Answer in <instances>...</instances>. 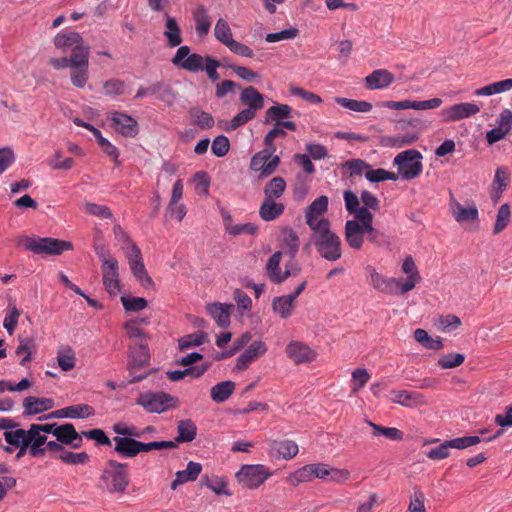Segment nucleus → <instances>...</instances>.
<instances>
[{"label":"nucleus","instance_id":"f257e3e1","mask_svg":"<svg viewBox=\"0 0 512 512\" xmlns=\"http://www.w3.org/2000/svg\"><path fill=\"white\" fill-rule=\"evenodd\" d=\"M4 438L9 445L19 449L17 459L22 458L27 451L31 457L43 456L41 444H45L46 439L38 434L36 424H31L27 430L17 428L14 431H6Z\"/></svg>","mask_w":512,"mask_h":512},{"label":"nucleus","instance_id":"f03ea898","mask_svg":"<svg viewBox=\"0 0 512 512\" xmlns=\"http://www.w3.org/2000/svg\"><path fill=\"white\" fill-rule=\"evenodd\" d=\"M137 324L138 322H125L124 326L126 334L132 341L130 361L127 366L130 374H133L134 370L148 365L150 361L147 336Z\"/></svg>","mask_w":512,"mask_h":512},{"label":"nucleus","instance_id":"7ed1b4c3","mask_svg":"<svg viewBox=\"0 0 512 512\" xmlns=\"http://www.w3.org/2000/svg\"><path fill=\"white\" fill-rule=\"evenodd\" d=\"M17 245L37 255L57 256L65 251L72 250L73 245L69 241L51 238L22 235L17 239Z\"/></svg>","mask_w":512,"mask_h":512},{"label":"nucleus","instance_id":"20e7f679","mask_svg":"<svg viewBox=\"0 0 512 512\" xmlns=\"http://www.w3.org/2000/svg\"><path fill=\"white\" fill-rule=\"evenodd\" d=\"M311 243L319 255L327 261H337L342 256V242L330 228V224L311 230Z\"/></svg>","mask_w":512,"mask_h":512},{"label":"nucleus","instance_id":"39448f33","mask_svg":"<svg viewBox=\"0 0 512 512\" xmlns=\"http://www.w3.org/2000/svg\"><path fill=\"white\" fill-rule=\"evenodd\" d=\"M145 412L162 414L179 406V399L165 391L147 390L140 392L135 400Z\"/></svg>","mask_w":512,"mask_h":512},{"label":"nucleus","instance_id":"423d86ee","mask_svg":"<svg viewBox=\"0 0 512 512\" xmlns=\"http://www.w3.org/2000/svg\"><path fill=\"white\" fill-rule=\"evenodd\" d=\"M128 485L127 464L115 460L108 461L100 478L101 488L109 493H124Z\"/></svg>","mask_w":512,"mask_h":512},{"label":"nucleus","instance_id":"0eeeda50","mask_svg":"<svg viewBox=\"0 0 512 512\" xmlns=\"http://www.w3.org/2000/svg\"><path fill=\"white\" fill-rule=\"evenodd\" d=\"M38 434L47 440V435H53L63 446L78 449L83 445L81 433H78L72 423L36 424Z\"/></svg>","mask_w":512,"mask_h":512},{"label":"nucleus","instance_id":"6e6552de","mask_svg":"<svg viewBox=\"0 0 512 512\" xmlns=\"http://www.w3.org/2000/svg\"><path fill=\"white\" fill-rule=\"evenodd\" d=\"M423 156L416 149H409L400 152L393 160V165L397 167L398 179L412 180L417 178L423 171Z\"/></svg>","mask_w":512,"mask_h":512},{"label":"nucleus","instance_id":"1a4fd4ad","mask_svg":"<svg viewBox=\"0 0 512 512\" xmlns=\"http://www.w3.org/2000/svg\"><path fill=\"white\" fill-rule=\"evenodd\" d=\"M272 475V471L263 464H244L235 477L242 487L254 490L263 485Z\"/></svg>","mask_w":512,"mask_h":512},{"label":"nucleus","instance_id":"9d476101","mask_svg":"<svg viewBox=\"0 0 512 512\" xmlns=\"http://www.w3.org/2000/svg\"><path fill=\"white\" fill-rule=\"evenodd\" d=\"M276 147L265 146L255 153L250 161V169L259 173V178L264 179L272 175L280 164V157L275 155Z\"/></svg>","mask_w":512,"mask_h":512},{"label":"nucleus","instance_id":"9b49d317","mask_svg":"<svg viewBox=\"0 0 512 512\" xmlns=\"http://www.w3.org/2000/svg\"><path fill=\"white\" fill-rule=\"evenodd\" d=\"M131 269L133 276L144 287L153 286V281L145 268L141 251L136 244H129V247L121 246Z\"/></svg>","mask_w":512,"mask_h":512},{"label":"nucleus","instance_id":"f8f14e48","mask_svg":"<svg viewBox=\"0 0 512 512\" xmlns=\"http://www.w3.org/2000/svg\"><path fill=\"white\" fill-rule=\"evenodd\" d=\"M97 254L102 259L101 270L105 290L111 296H115L121 291L118 261L113 257L106 258L103 253L98 251Z\"/></svg>","mask_w":512,"mask_h":512},{"label":"nucleus","instance_id":"ddd939ff","mask_svg":"<svg viewBox=\"0 0 512 512\" xmlns=\"http://www.w3.org/2000/svg\"><path fill=\"white\" fill-rule=\"evenodd\" d=\"M172 63L189 72H199L204 70L206 56L203 57L196 53L191 54L190 47L180 46L172 58Z\"/></svg>","mask_w":512,"mask_h":512},{"label":"nucleus","instance_id":"4468645a","mask_svg":"<svg viewBox=\"0 0 512 512\" xmlns=\"http://www.w3.org/2000/svg\"><path fill=\"white\" fill-rule=\"evenodd\" d=\"M328 209V197L320 196L316 198L306 209L305 219L306 224L311 230L317 229L322 226L329 225L330 222L322 216Z\"/></svg>","mask_w":512,"mask_h":512},{"label":"nucleus","instance_id":"2eb2a0df","mask_svg":"<svg viewBox=\"0 0 512 512\" xmlns=\"http://www.w3.org/2000/svg\"><path fill=\"white\" fill-rule=\"evenodd\" d=\"M369 283L378 291L392 295H403L399 281L396 278H387L376 271L372 266H367Z\"/></svg>","mask_w":512,"mask_h":512},{"label":"nucleus","instance_id":"dca6fc26","mask_svg":"<svg viewBox=\"0 0 512 512\" xmlns=\"http://www.w3.org/2000/svg\"><path fill=\"white\" fill-rule=\"evenodd\" d=\"M285 353L296 365L312 362L317 356V353L307 344L297 340H292L287 344Z\"/></svg>","mask_w":512,"mask_h":512},{"label":"nucleus","instance_id":"f3484780","mask_svg":"<svg viewBox=\"0 0 512 512\" xmlns=\"http://www.w3.org/2000/svg\"><path fill=\"white\" fill-rule=\"evenodd\" d=\"M480 107L475 103H459L441 110L444 122H456L479 113Z\"/></svg>","mask_w":512,"mask_h":512},{"label":"nucleus","instance_id":"a211bd4d","mask_svg":"<svg viewBox=\"0 0 512 512\" xmlns=\"http://www.w3.org/2000/svg\"><path fill=\"white\" fill-rule=\"evenodd\" d=\"M112 126L122 136L134 138L139 132L137 121L130 115L114 111L111 112Z\"/></svg>","mask_w":512,"mask_h":512},{"label":"nucleus","instance_id":"6ab92c4d","mask_svg":"<svg viewBox=\"0 0 512 512\" xmlns=\"http://www.w3.org/2000/svg\"><path fill=\"white\" fill-rule=\"evenodd\" d=\"M266 352L267 346L263 341H254L238 356L235 369L238 371L247 369L255 359L264 355Z\"/></svg>","mask_w":512,"mask_h":512},{"label":"nucleus","instance_id":"aec40b11","mask_svg":"<svg viewBox=\"0 0 512 512\" xmlns=\"http://www.w3.org/2000/svg\"><path fill=\"white\" fill-rule=\"evenodd\" d=\"M402 271L407 275L406 279L396 278L399 281L400 289L402 293H407L414 289L417 283L420 282L421 276L417 270L414 259L411 256H407L402 264Z\"/></svg>","mask_w":512,"mask_h":512},{"label":"nucleus","instance_id":"412c9836","mask_svg":"<svg viewBox=\"0 0 512 512\" xmlns=\"http://www.w3.org/2000/svg\"><path fill=\"white\" fill-rule=\"evenodd\" d=\"M307 282L302 281L294 290V292L278 297L273 301V309L280 314L282 318L290 316L295 299L304 291Z\"/></svg>","mask_w":512,"mask_h":512},{"label":"nucleus","instance_id":"4be33fe9","mask_svg":"<svg viewBox=\"0 0 512 512\" xmlns=\"http://www.w3.org/2000/svg\"><path fill=\"white\" fill-rule=\"evenodd\" d=\"M388 399L405 407H415L425 404V397L418 392L407 390H391Z\"/></svg>","mask_w":512,"mask_h":512},{"label":"nucleus","instance_id":"5701e85b","mask_svg":"<svg viewBox=\"0 0 512 512\" xmlns=\"http://www.w3.org/2000/svg\"><path fill=\"white\" fill-rule=\"evenodd\" d=\"M270 453L279 459L291 460L298 452L297 443L290 439L274 440L269 445Z\"/></svg>","mask_w":512,"mask_h":512},{"label":"nucleus","instance_id":"b1692460","mask_svg":"<svg viewBox=\"0 0 512 512\" xmlns=\"http://www.w3.org/2000/svg\"><path fill=\"white\" fill-rule=\"evenodd\" d=\"M23 415L34 416L46 412L54 407V400L51 398L28 396L23 400Z\"/></svg>","mask_w":512,"mask_h":512},{"label":"nucleus","instance_id":"393cba45","mask_svg":"<svg viewBox=\"0 0 512 512\" xmlns=\"http://www.w3.org/2000/svg\"><path fill=\"white\" fill-rule=\"evenodd\" d=\"M112 441L114 451L122 458H134L140 453V441L134 438L115 436Z\"/></svg>","mask_w":512,"mask_h":512},{"label":"nucleus","instance_id":"a878e982","mask_svg":"<svg viewBox=\"0 0 512 512\" xmlns=\"http://www.w3.org/2000/svg\"><path fill=\"white\" fill-rule=\"evenodd\" d=\"M365 229L360 226L358 221L348 220L345 224V240L347 244L355 249L360 250L364 242Z\"/></svg>","mask_w":512,"mask_h":512},{"label":"nucleus","instance_id":"bb28decb","mask_svg":"<svg viewBox=\"0 0 512 512\" xmlns=\"http://www.w3.org/2000/svg\"><path fill=\"white\" fill-rule=\"evenodd\" d=\"M240 101L246 106L245 109L253 111L254 115L264 107V96L253 86L242 90Z\"/></svg>","mask_w":512,"mask_h":512},{"label":"nucleus","instance_id":"cd10ccee","mask_svg":"<svg viewBox=\"0 0 512 512\" xmlns=\"http://www.w3.org/2000/svg\"><path fill=\"white\" fill-rule=\"evenodd\" d=\"M394 81V75L386 69L374 70L365 78L366 86L371 90L384 89Z\"/></svg>","mask_w":512,"mask_h":512},{"label":"nucleus","instance_id":"c85d7f7f","mask_svg":"<svg viewBox=\"0 0 512 512\" xmlns=\"http://www.w3.org/2000/svg\"><path fill=\"white\" fill-rule=\"evenodd\" d=\"M285 210V206L276 200L264 198L259 208V216L262 220L269 222L280 217Z\"/></svg>","mask_w":512,"mask_h":512},{"label":"nucleus","instance_id":"c756f323","mask_svg":"<svg viewBox=\"0 0 512 512\" xmlns=\"http://www.w3.org/2000/svg\"><path fill=\"white\" fill-rule=\"evenodd\" d=\"M195 22V31L199 37L208 35L211 28V20L208 15L207 8L200 4L192 12Z\"/></svg>","mask_w":512,"mask_h":512},{"label":"nucleus","instance_id":"7c9ffc66","mask_svg":"<svg viewBox=\"0 0 512 512\" xmlns=\"http://www.w3.org/2000/svg\"><path fill=\"white\" fill-rule=\"evenodd\" d=\"M418 139L415 132H407L403 135L383 136L380 139V144L383 147L389 148H402L406 145L414 143Z\"/></svg>","mask_w":512,"mask_h":512},{"label":"nucleus","instance_id":"2f4dec72","mask_svg":"<svg viewBox=\"0 0 512 512\" xmlns=\"http://www.w3.org/2000/svg\"><path fill=\"white\" fill-rule=\"evenodd\" d=\"M54 45L58 49L67 50L74 49L83 42L79 33L74 31L58 33L53 39Z\"/></svg>","mask_w":512,"mask_h":512},{"label":"nucleus","instance_id":"473e14b6","mask_svg":"<svg viewBox=\"0 0 512 512\" xmlns=\"http://www.w3.org/2000/svg\"><path fill=\"white\" fill-rule=\"evenodd\" d=\"M164 36L170 47H177L182 43L181 29L174 17L166 14Z\"/></svg>","mask_w":512,"mask_h":512},{"label":"nucleus","instance_id":"72a5a7b5","mask_svg":"<svg viewBox=\"0 0 512 512\" xmlns=\"http://www.w3.org/2000/svg\"><path fill=\"white\" fill-rule=\"evenodd\" d=\"M177 437L175 443L192 442L197 435L196 424L191 419L181 420L177 424Z\"/></svg>","mask_w":512,"mask_h":512},{"label":"nucleus","instance_id":"f704fd0d","mask_svg":"<svg viewBox=\"0 0 512 512\" xmlns=\"http://www.w3.org/2000/svg\"><path fill=\"white\" fill-rule=\"evenodd\" d=\"M282 249H284L292 259H295L298 253L299 238L296 232L290 227H285L282 230Z\"/></svg>","mask_w":512,"mask_h":512},{"label":"nucleus","instance_id":"c9c22d12","mask_svg":"<svg viewBox=\"0 0 512 512\" xmlns=\"http://www.w3.org/2000/svg\"><path fill=\"white\" fill-rule=\"evenodd\" d=\"M234 308L231 303L213 302L206 305L207 314L213 320H229Z\"/></svg>","mask_w":512,"mask_h":512},{"label":"nucleus","instance_id":"e433bc0d","mask_svg":"<svg viewBox=\"0 0 512 512\" xmlns=\"http://www.w3.org/2000/svg\"><path fill=\"white\" fill-rule=\"evenodd\" d=\"M452 214L455 220L459 223L465 221H477L479 215L475 204L466 208L458 202L452 204Z\"/></svg>","mask_w":512,"mask_h":512},{"label":"nucleus","instance_id":"4c0bfd02","mask_svg":"<svg viewBox=\"0 0 512 512\" xmlns=\"http://www.w3.org/2000/svg\"><path fill=\"white\" fill-rule=\"evenodd\" d=\"M235 390V383L227 380L215 384L211 388V398L216 403H223L229 399Z\"/></svg>","mask_w":512,"mask_h":512},{"label":"nucleus","instance_id":"58836bf2","mask_svg":"<svg viewBox=\"0 0 512 512\" xmlns=\"http://www.w3.org/2000/svg\"><path fill=\"white\" fill-rule=\"evenodd\" d=\"M282 252L277 251L273 253L266 263V273L269 279L274 283L283 282V273L281 272L280 262Z\"/></svg>","mask_w":512,"mask_h":512},{"label":"nucleus","instance_id":"ea45409f","mask_svg":"<svg viewBox=\"0 0 512 512\" xmlns=\"http://www.w3.org/2000/svg\"><path fill=\"white\" fill-rule=\"evenodd\" d=\"M292 108L287 104H276L267 109L265 113L266 123H281L291 116Z\"/></svg>","mask_w":512,"mask_h":512},{"label":"nucleus","instance_id":"a19ab883","mask_svg":"<svg viewBox=\"0 0 512 512\" xmlns=\"http://www.w3.org/2000/svg\"><path fill=\"white\" fill-rule=\"evenodd\" d=\"M89 54V47L83 41L72 50L68 57L70 67H89Z\"/></svg>","mask_w":512,"mask_h":512},{"label":"nucleus","instance_id":"79ce46f5","mask_svg":"<svg viewBox=\"0 0 512 512\" xmlns=\"http://www.w3.org/2000/svg\"><path fill=\"white\" fill-rule=\"evenodd\" d=\"M414 338L425 349L438 351L443 347L442 339L440 337L433 338L429 336L427 331L424 329H416L414 331Z\"/></svg>","mask_w":512,"mask_h":512},{"label":"nucleus","instance_id":"37998d69","mask_svg":"<svg viewBox=\"0 0 512 512\" xmlns=\"http://www.w3.org/2000/svg\"><path fill=\"white\" fill-rule=\"evenodd\" d=\"M285 189V180L282 177H274L264 187V198L276 200L283 195Z\"/></svg>","mask_w":512,"mask_h":512},{"label":"nucleus","instance_id":"c03bdc74","mask_svg":"<svg viewBox=\"0 0 512 512\" xmlns=\"http://www.w3.org/2000/svg\"><path fill=\"white\" fill-rule=\"evenodd\" d=\"M214 36L216 40L220 43L228 47V45L234 40L232 36V30L230 28L229 23L223 19L219 18L214 27Z\"/></svg>","mask_w":512,"mask_h":512},{"label":"nucleus","instance_id":"a18cd8bd","mask_svg":"<svg viewBox=\"0 0 512 512\" xmlns=\"http://www.w3.org/2000/svg\"><path fill=\"white\" fill-rule=\"evenodd\" d=\"M335 102L339 104L340 106L354 111V112H362L367 113L372 110V104L367 101L363 100H354V99H348L344 97H336Z\"/></svg>","mask_w":512,"mask_h":512},{"label":"nucleus","instance_id":"49530a36","mask_svg":"<svg viewBox=\"0 0 512 512\" xmlns=\"http://www.w3.org/2000/svg\"><path fill=\"white\" fill-rule=\"evenodd\" d=\"M226 231L233 236L241 234L253 235L257 231V227L252 223L245 224H232L231 217L227 216L224 219Z\"/></svg>","mask_w":512,"mask_h":512},{"label":"nucleus","instance_id":"de8ad7c7","mask_svg":"<svg viewBox=\"0 0 512 512\" xmlns=\"http://www.w3.org/2000/svg\"><path fill=\"white\" fill-rule=\"evenodd\" d=\"M55 458L69 465L85 464L89 460V456L86 452L74 453L65 448L62 449L60 454L55 455Z\"/></svg>","mask_w":512,"mask_h":512},{"label":"nucleus","instance_id":"09e8293b","mask_svg":"<svg viewBox=\"0 0 512 512\" xmlns=\"http://www.w3.org/2000/svg\"><path fill=\"white\" fill-rule=\"evenodd\" d=\"M57 363L61 370L70 371L75 366V353L70 347H62L57 352Z\"/></svg>","mask_w":512,"mask_h":512},{"label":"nucleus","instance_id":"8fccbe9b","mask_svg":"<svg viewBox=\"0 0 512 512\" xmlns=\"http://www.w3.org/2000/svg\"><path fill=\"white\" fill-rule=\"evenodd\" d=\"M511 218V209L508 203L502 204L497 212L496 222L494 224L493 233H501L509 224Z\"/></svg>","mask_w":512,"mask_h":512},{"label":"nucleus","instance_id":"3c124183","mask_svg":"<svg viewBox=\"0 0 512 512\" xmlns=\"http://www.w3.org/2000/svg\"><path fill=\"white\" fill-rule=\"evenodd\" d=\"M190 116L193 119L192 123L201 129H209L214 125V118L212 115L199 108L191 109Z\"/></svg>","mask_w":512,"mask_h":512},{"label":"nucleus","instance_id":"603ef678","mask_svg":"<svg viewBox=\"0 0 512 512\" xmlns=\"http://www.w3.org/2000/svg\"><path fill=\"white\" fill-rule=\"evenodd\" d=\"M369 426L373 429V435L384 436L390 440L397 441L403 438V432L394 427H383L381 425L375 424L371 421L368 422Z\"/></svg>","mask_w":512,"mask_h":512},{"label":"nucleus","instance_id":"864d4df0","mask_svg":"<svg viewBox=\"0 0 512 512\" xmlns=\"http://www.w3.org/2000/svg\"><path fill=\"white\" fill-rule=\"evenodd\" d=\"M255 116L253 111L243 109L230 120L224 130L227 132L234 131L254 119Z\"/></svg>","mask_w":512,"mask_h":512},{"label":"nucleus","instance_id":"5fc2aeb1","mask_svg":"<svg viewBox=\"0 0 512 512\" xmlns=\"http://www.w3.org/2000/svg\"><path fill=\"white\" fill-rule=\"evenodd\" d=\"M255 116L253 111L243 109L230 120L224 130L227 132L234 131L254 119Z\"/></svg>","mask_w":512,"mask_h":512},{"label":"nucleus","instance_id":"6e6d98bb","mask_svg":"<svg viewBox=\"0 0 512 512\" xmlns=\"http://www.w3.org/2000/svg\"><path fill=\"white\" fill-rule=\"evenodd\" d=\"M69 419H85L95 415V409L89 404L67 406Z\"/></svg>","mask_w":512,"mask_h":512},{"label":"nucleus","instance_id":"4d7b16f0","mask_svg":"<svg viewBox=\"0 0 512 512\" xmlns=\"http://www.w3.org/2000/svg\"><path fill=\"white\" fill-rule=\"evenodd\" d=\"M309 468L308 464L290 473L286 478L287 483L292 486H298L301 483L312 481V474Z\"/></svg>","mask_w":512,"mask_h":512},{"label":"nucleus","instance_id":"13d9d810","mask_svg":"<svg viewBox=\"0 0 512 512\" xmlns=\"http://www.w3.org/2000/svg\"><path fill=\"white\" fill-rule=\"evenodd\" d=\"M207 334L201 331L186 335L178 340L180 350H187L205 342Z\"/></svg>","mask_w":512,"mask_h":512},{"label":"nucleus","instance_id":"bf43d9fd","mask_svg":"<svg viewBox=\"0 0 512 512\" xmlns=\"http://www.w3.org/2000/svg\"><path fill=\"white\" fill-rule=\"evenodd\" d=\"M201 471L202 466L200 463L190 461L188 462L186 469L177 471L175 476H177V478L182 479L183 483H186L189 481H195L200 475Z\"/></svg>","mask_w":512,"mask_h":512},{"label":"nucleus","instance_id":"052dcab7","mask_svg":"<svg viewBox=\"0 0 512 512\" xmlns=\"http://www.w3.org/2000/svg\"><path fill=\"white\" fill-rule=\"evenodd\" d=\"M465 356L462 353H449L438 359V366L442 369H452L463 364Z\"/></svg>","mask_w":512,"mask_h":512},{"label":"nucleus","instance_id":"680f3d73","mask_svg":"<svg viewBox=\"0 0 512 512\" xmlns=\"http://www.w3.org/2000/svg\"><path fill=\"white\" fill-rule=\"evenodd\" d=\"M203 484L216 495L231 496L232 492L227 489V483L223 477H215L213 479H206Z\"/></svg>","mask_w":512,"mask_h":512},{"label":"nucleus","instance_id":"e2e57ef3","mask_svg":"<svg viewBox=\"0 0 512 512\" xmlns=\"http://www.w3.org/2000/svg\"><path fill=\"white\" fill-rule=\"evenodd\" d=\"M365 177L370 182H381V181H385V180H393V181L398 180V175H396V173L387 171L383 168H378V169H374V170H371L369 168V170L366 171V173H365Z\"/></svg>","mask_w":512,"mask_h":512},{"label":"nucleus","instance_id":"0e129e2a","mask_svg":"<svg viewBox=\"0 0 512 512\" xmlns=\"http://www.w3.org/2000/svg\"><path fill=\"white\" fill-rule=\"evenodd\" d=\"M112 429L120 437H129L135 439L143 436V432H140V429L133 425H127L123 422L115 423Z\"/></svg>","mask_w":512,"mask_h":512},{"label":"nucleus","instance_id":"69168bd1","mask_svg":"<svg viewBox=\"0 0 512 512\" xmlns=\"http://www.w3.org/2000/svg\"><path fill=\"white\" fill-rule=\"evenodd\" d=\"M71 83L77 88H83L87 84L89 67H70Z\"/></svg>","mask_w":512,"mask_h":512},{"label":"nucleus","instance_id":"338daca9","mask_svg":"<svg viewBox=\"0 0 512 512\" xmlns=\"http://www.w3.org/2000/svg\"><path fill=\"white\" fill-rule=\"evenodd\" d=\"M234 301L236 302L237 310L240 317H244V311H249L252 305L251 298L242 290L236 289L233 293Z\"/></svg>","mask_w":512,"mask_h":512},{"label":"nucleus","instance_id":"774afa93","mask_svg":"<svg viewBox=\"0 0 512 512\" xmlns=\"http://www.w3.org/2000/svg\"><path fill=\"white\" fill-rule=\"evenodd\" d=\"M230 149V142L229 139L224 135H219L214 138L211 150L212 153L217 157H223L225 156Z\"/></svg>","mask_w":512,"mask_h":512}]
</instances>
